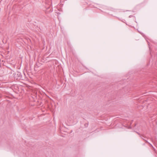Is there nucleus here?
Segmentation results:
<instances>
[{"label": "nucleus", "instance_id": "39448f33", "mask_svg": "<svg viewBox=\"0 0 157 157\" xmlns=\"http://www.w3.org/2000/svg\"><path fill=\"white\" fill-rule=\"evenodd\" d=\"M131 17V15H130L129 16V17Z\"/></svg>", "mask_w": 157, "mask_h": 157}, {"label": "nucleus", "instance_id": "0eeeda50", "mask_svg": "<svg viewBox=\"0 0 157 157\" xmlns=\"http://www.w3.org/2000/svg\"><path fill=\"white\" fill-rule=\"evenodd\" d=\"M148 42V43H149V42H148ZM148 45H149V44H148Z\"/></svg>", "mask_w": 157, "mask_h": 157}, {"label": "nucleus", "instance_id": "423d86ee", "mask_svg": "<svg viewBox=\"0 0 157 157\" xmlns=\"http://www.w3.org/2000/svg\"><path fill=\"white\" fill-rule=\"evenodd\" d=\"M130 128V127H129L128 126V128Z\"/></svg>", "mask_w": 157, "mask_h": 157}, {"label": "nucleus", "instance_id": "20e7f679", "mask_svg": "<svg viewBox=\"0 0 157 157\" xmlns=\"http://www.w3.org/2000/svg\"><path fill=\"white\" fill-rule=\"evenodd\" d=\"M142 35L145 38H146L144 34H142Z\"/></svg>", "mask_w": 157, "mask_h": 157}, {"label": "nucleus", "instance_id": "7ed1b4c3", "mask_svg": "<svg viewBox=\"0 0 157 157\" xmlns=\"http://www.w3.org/2000/svg\"><path fill=\"white\" fill-rule=\"evenodd\" d=\"M14 71L11 70H9V71H7V73L8 74H12Z\"/></svg>", "mask_w": 157, "mask_h": 157}, {"label": "nucleus", "instance_id": "f257e3e1", "mask_svg": "<svg viewBox=\"0 0 157 157\" xmlns=\"http://www.w3.org/2000/svg\"><path fill=\"white\" fill-rule=\"evenodd\" d=\"M13 75L15 78L18 80H23L24 78L22 77L21 73L17 72L15 73H13Z\"/></svg>", "mask_w": 157, "mask_h": 157}, {"label": "nucleus", "instance_id": "f03ea898", "mask_svg": "<svg viewBox=\"0 0 157 157\" xmlns=\"http://www.w3.org/2000/svg\"><path fill=\"white\" fill-rule=\"evenodd\" d=\"M136 133H137L138 134V135L140 136V137H141V138H142L143 140H145V141L147 142V143H148L149 144H150V145H151V147H152L153 148H154V147H153V146H152L151 144L149 143L148 142V141H147V140H144V139L142 137H141V135H140V134L139 133H138V132H136ZM142 137H144V136H143V135H142Z\"/></svg>", "mask_w": 157, "mask_h": 157}]
</instances>
